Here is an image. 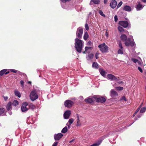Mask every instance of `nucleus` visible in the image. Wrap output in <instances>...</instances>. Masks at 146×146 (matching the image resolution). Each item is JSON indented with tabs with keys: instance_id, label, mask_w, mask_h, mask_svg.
<instances>
[{
	"instance_id": "nucleus-1",
	"label": "nucleus",
	"mask_w": 146,
	"mask_h": 146,
	"mask_svg": "<svg viewBox=\"0 0 146 146\" xmlns=\"http://www.w3.org/2000/svg\"><path fill=\"white\" fill-rule=\"evenodd\" d=\"M75 47L76 51L79 53H81L83 47L82 40L76 38L75 39Z\"/></svg>"
},
{
	"instance_id": "nucleus-2",
	"label": "nucleus",
	"mask_w": 146,
	"mask_h": 146,
	"mask_svg": "<svg viewBox=\"0 0 146 146\" xmlns=\"http://www.w3.org/2000/svg\"><path fill=\"white\" fill-rule=\"evenodd\" d=\"M98 47L102 53H105L108 52V47L104 43L100 44L98 45Z\"/></svg>"
},
{
	"instance_id": "nucleus-3",
	"label": "nucleus",
	"mask_w": 146,
	"mask_h": 146,
	"mask_svg": "<svg viewBox=\"0 0 146 146\" xmlns=\"http://www.w3.org/2000/svg\"><path fill=\"white\" fill-rule=\"evenodd\" d=\"M93 98L95 100L96 102L98 103H104L105 102L106 100V98L102 96H94Z\"/></svg>"
},
{
	"instance_id": "nucleus-4",
	"label": "nucleus",
	"mask_w": 146,
	"mask_h": 146,
	"mask_svg": "<svg viewBox=\"0 0 146 146\" xmlns=\"http://www.w3.org/2000/svg\"><path fill=\"white\" fill-rule=\"evenodd\" d=\"M30 97L31 100L33 101L37 99L38 96L35 91H33L30 94Z\"/></svg>"
},
{
	"instance_id": "nucleus-5",
	"label": "nucleus",
	"mask_w": 146,
	"mask_h": 146,
	"mask_svg": "<svg viewBox=\"0 0 146 146\" xmlns=\"http://www.w3.org/2000/svg\"><path fill=\"white\" fill-rule=\"evenodd\" d=\"M83 32V29L81 27H79L77 29L76 33V36L78 38H81Z\"/></svg>"
},
{
	"instance_id": "nucleus-6",
	"label": "nucleus",
	"mask_w": 146,
	"mask_h": 146,
	"mask_svg": "<svg viewBox=\"0 0 146 146\" xmlns=\"http://www.w3.org/2000/svg\"><path fill=\"white\" fill-rule=\"evenodd\" d=\"M125 44L127 46H133L134 45V42L133 41H131L130 38H128L125 42Z\"/></svg>"
},
{
	"instance_id": "nucleus-7",
	"label": "nucleus",
	"mask_w": 146,
	"mask_h": 146,
	"mask_svg": "<svg viewBox=\"0 0 146 146\" xmlns=\"http://www.w3.org/2000/svg\"><path fill=\"white\" fill-rule=\"evenodd\" d=\"M74 104V103L72 101L67 100L64 102V105L65 107L70 108Z\"/></svg>"
},
{
	"instance_id": "nucleus-8",
	"label": "nucleus",
	"mask_w": 146,
	"mask_h": 146,
	"mask_svg": "<svg viewBox=\"0 0 146 146\" xmlns=\"http://www.w3.org/2000/svg\"><path fill=\"white\" fill-rule=\"evenodd\" d=\"M28 105V103L26 102L23 103L22 106L21 107V109L22 112L26 111L29 110V108L27 107Z\"/></svg>"
},
{
	"instance_id": "nucleus-9",
	"label": "nucleus",
	"mask_w": 146,
	"mask_h": 146,
	"mask_svg": "<svg viewBox=\"0 0 146 146\" xmlns=\"http://www.w3.org/2000/svg\"><path fill=\"white\" fill-rule=\"evenodd\" d=\"M119 24L124 28L127 27L129 25L128 22L126 21H120L119 22Z\"/></svg>"
},
{
	"instance_id": "nucleus-10",
	"label": "nucleus",
	"mask_w": 146,
	"mask_h": 146,
	"mask_svg": "<svg viewBox=\"0 0 146 146\" xmlns=\"http://www.w3.org/2000/svg\"><path fill=\"white\" fill-rule=\"evenodd\" d=\"M63 134L61 133L55 134L54 135V139L55 140H59L63 137Z\"/></svg>"
},
{
	"instance_id": "nucleus-11",
	"label": "nucleus",
	"mask_w": 146,
	"mask_h": 146,
	"mask_svg": "<svg viewBox=\"0 0 146 146\" xmlns=\"http://www.w3.org/2000/svg\"><path fill=\"white\" fill-rule=\"evenodd\" d=\"M71 114V111L70 110L66 111L64 114V117L65 119H68L69 117Z\"/></svg>"
},
{
	"instance_id": "nucleus-12",
	"label": "nucleus",
	"mask_w": 146,
	"mask_h": 146,
	"mask_svg": "<svg viewBox=\"0 0 146 146\" xmlns=\"http://www.w3.org/2000/svg\"><path fill=\"white\" fill-rule=\"evenodd\" d=\"M117 4V3L116 1L115 0H112L111 1L110 4V6L112 9L115 8Z\"/></svg>"
},
{
	"instance_id": "nucleus-13",
	"label": "nucleus",
	"mask_w": 146,
	"mask_h": 146,
	"mask_svg": "<svg viewBox=\"0 0 146 146\" xmlns=\"http://www.w3.org/2000/svg\"><path fill=\"white\" fill-rule=\"evenodd\" d=\"M107 77L109 79L111 80H115L117 79L116 77L112 74H108Z\"/></svg>"
},
{
	"instance_id": "nucleus-14",
	"label": "nucleus",
	"mask_w": 146,
	"mask_h": 146,
	"mask_svg": "<svg viewBox=\"0 0 146 146\" xmlns=\"http://www.w3.org/2000/svg\"><path fill=\"white\" fill-rule=\"evenodd\" d=\"M123 10L125 11L130 12L131 11V8L130 6L126 5L124 6Z\"/></svg>"
},
{
	"instance_id": "nucleus-15",
	"label": "nucleus",
	"mask_w": 146,
	"mask_h": 146,
	"mask_svg": "<svg viewBox=\"0 0 146 146\" xmlns=\"http://www.w3.org/2000/svg\"><path fill=\"white\" fill-rule=\"evenodd\" d=\"M121 40L125 42L128 38L127 36L125 34H122L120 36Z\"/></svg>"
},
{
	"instance_id": "nucleus-16",
	"label": "nucleus",
	"mask_w": 146,
	"mask_h": 146,
	"mask_svg": "<svg viewBox=\"0 0 146 146\" xmlns=\"http://www.w3.org/2000/svg\"><path fill=\"white\" fill-rule=\"evenodd\" d=\"M118 94L115 91L113 90H111L110 96L111 97H114L115 96H118Z\"/></svg>"
},
{
	"instance_id": "nucleus-17",
	"label": "nucleus",
	"mask_w": 146,
	"mask_h": 146,
	"mask_svg": "<svg viewBox=\"0 0 146 146\" xmlns=\"http://www.w3.org/2000/svg\"><path fill=\"white\" fill-rule=\"evenodd\" d=\"M102 140H99L97 143H94L92 145H90V146H98L102 142Z\"/></svg>"
},
{
	"instance_id": "nucleus-18",
	"label": "nucleus",
	"mask_w": 146,
	"mask_h": 146,
	"mask_svg": "<svg viewBox=\"0 0 146 146\" xmlns=\"http://www.w3.org/2000/svg\"><path fill=\"white\" fill-rule=\"evenodd\" d=\"M85 101L86 103L90 104L92 103L93 102L92 99L90 98L85 99Z\"/></svg>"
},
{
	"instance_id": "nucleus-19",
	"label": "nucleus",
	"mask_w": 146,
	"mask_h": 146,
	"mask_svg": "<svg viewBox=\"0 0 146 146\" xmlns=\"http://www.w3.org/2000/svg\"><path fill=\"white\" fill-rule=\"evenodd\" d=\"M77 122L76 124V126H78L81 125V124L79 116L78 114H77Z\"/></svg>"
},
{
	"instance_id": "nucleus-20",
	"label": "nucleus",
	"mask_w": 146,
	"mask_h": 146,
	"mask_svg": "<svg viewBox=\"0 0 146 146\" xmlns=\"http://www.w3.org/2000/svg\"><path fill=\"white\" fill-rule=\"evenodd\" d=\"M143 7L142 5L140 4H138L136 6V9L137 11L141 10Z\"/></svg>"
},
{
	"instance_id": "nucleus-21",
	"label": "nucleus",
	"mask_w": 146,
	"mask_h": 146,
	"mask_svg": "<svg viewBox=\"0 0 146 146\" xmlns=\"http://www.w3.org/2000/svg\"><path fill=\"white\" fill-rule=\"evenodd\" d=\"M92 67L96 69H97L98 68V64L96 62H94L92 65Z\"/></svg>"
},
{
	"instance_id": "nucleus-22",
	"label": "nucleus",
	"mask_w": 146,
	"mask_h": 146,
	"mask_svg": "<svg viewBox=\"0 0 146 146\" xmlns=\"http://www.w3.org/2000/svg\"><path fill=\"white\" fill-rule=\"evenodd\" d=\"M11 104L12 103L11 102H9L7 104L6 106V109L8 111H9L10 110Z\"/></svg>"
},
{
	"instance_id": "nucleus-23",
	"label": "nucleus",
	"mask_w": 146,
	"mask_h": 146,
	"mask_svg": "<svg viewBox=\"0 0 146 146\" xmlns=\"http://www.w3.org/2000/svg\"><path fill=\"white\" fill-rule=\"evenodd\" d=\"M89 37V36L87 32H86L84 36V40H86Z\"/></svg>"
},
{
	"instance_id": "nucleus-24",
	"label": "nucleus",
	"mask_w": 146,
	"mask_h": 146,
	"mask_svg": "<svg viewBox=\"0 0 146 146\" xmlns=\"http://www.w3.org/2000/svg\"><path fill=\"white\" fill-rule=\"evenodd\" d=\"M91 2H92L95 4H100V1L99 0H91Z\"/></svg>"
},
{
	"instance_id": "nucleus-25",
	"label": "nucleus",
	"mask_w": 146,
	"mask_h": 146,
	"mask_svg": "<svg viewBox=\"0 0 146 146\" xmlns=\"http://www.w3.org/2000/svg\"><path fill=\"white\" fill-rule=\"evenodd\" d=\"M67 127L66 126L62 129V130L61 131V132L62 133H65L67 132Z\"/></svg>"
},
{
	"instance_id": "nucleus-26",
	"label": "nucleus",
	"mask_w": 146,
	"mask_h": 146,
	"mask_svg": "<svg viewBox=\"0 0 146 146\" xmlns=\"http://www.w3.org/2000/svg\"><path fill=\"white\" fill-rule=\"evenodd\" d=\"M30 108L32 109L35 108V106L32 103H30L28 105Z\"/></svg>"
},
{
	"instance_id": "nucleus-27",
	"label": "nucleus",
	"mask_w": 146,
	"mask_h": 146,
	"mask_svg": "<svg viewBox=\"0 0 146 146\" xmlns=\"http://www.w3.org/2000/svg\"><path fill=\"white\" fill-rule=\"evenodd\" d=\"M15 94L16 96H17L19 98H20L21 96V95L20 93V92L18 91H15Z\"/></svg>"
},
{
	"instance_id": "nucleus-28",
	"label": "nucleus",
	"mask_w": 146,
	"mask_h": 146,
	"mask_svg": "<svg viewBox=\"0 0 146 146\" xmlns=\"http://www.w3.org/2000/svg\"><path fill=\"white\" fill-rule=\"evenodd\" d=\"M7 70L6 69H3L0 71V75L1 76H3L4 74H5V72H6Z\"/></svg>"
},
{
	"instance_id": "nucleus-29",
	"label": "nucleus",
	"mask_w": 146,
	"mask_h": 146,
	"mask_svg": "<svg viewBox=\"0 0 146 146\" xmlns=\"http://www.w3.org/2000/svg\"><path fill=\"white\" fill-rule=\"evenodd\" d=\"M94 56L93 54H90L88 55V57H87V59L89 60L93 58Z\"/></svg>"
},
{
	"instance_id": "nucleus-30",
	"label": "nucleus",
	"mask_w": 146,
	"mask_h": 146,
	"mask_svg": "<svg viewBox=\"0 0 146 146\" xmlns=\"http://www.w3.org/2000/svg\"><path fill=\"white\" fill-rule=\"evenodd\" d=\"M5 111V109L3 108H0V115L3 114Z\"/></svg>"
},
{
	"instance_id": "nucleus-31",
	"label": "nucleus",
	"mask_w": 146,
	"mask_h": 146,
	"mask_svg": "<svg viewBox=\"0 0 146 146\" xmlns=\"http://www.w3.org/2000/svg\"><path fill=\"white\" fill-rule=\"evenodd\" d=\"M19 104L17 100H15L13 103L12 104L14 106H16Z\"/></svg>"
},
{
	"instance_id": "nucleus-32",
	"label": "nucleus",
	"mask_w": 146,
	"mask_h": 146,
	"mask_svg": "<svg viewBox=\"0 0 146 146\" xmlns=\"http://www.w3.org/2000/svg\"><path fill=\"white\" fill-rule=\"evenodd\" d=\"M117 29L118 31L120 32H123L124 31V29L121 26H118Z\"/></svg>"
},
{
	"instance_id": "nucleus-33",
	"label": "nucleus",
	"mask_w": 146,
	"mask_h": 146,
	"mask_svg": "<svg viewBox=\"0 0 146 146\" xmlns=\"http://www.w3.org/2000/svg\"><path fill=\"white\" fill-rule=\"evenodd\" d=\"M123 49H119L118 50V53L119 54H123Z\"/></svg>"
},
{
	"instance_id": "nucleus-34",
	"label": "nucleus",
	"mask_w": 146,
	"mask_h": 146,
	"mask_svg": "<svg viewBox=\"0 0 146 146\" xmlns=\"http://www.w3.org/2000/svg\"><path fill=\"white\" fill-rule=\"evenodd\" d=\"M146 110V108L145 107L142 108L140 110V112L141 113H144L145 112Z\"/></svg>"
},
{
	"instance_id": "nucleus-35",
	"label": "nucleus",
	"mask_w": 146,
	"mask_h": 146,
	"mask_svg": "<svg viewBox=\"0 0 146 146\" xmlns=\"http://www.w3.org/2000/svg\"><path fill=\"white\" fill-rule=\"evenodd\" d=\"M100 73L102 76H104L105 75L106 72L104 70H102L100 71Z\"/></svg>"
},
{
	"instance_id": "nucleus-36",
	"label": "nucleus",
	"mask_w": 146,
	"mask_h": 146,
	"mask_svg": "<svg viewBox=\"0 0 146 146\" xmlns=\"http://www.w3.org/2000/svg\"><path fill=\"white\" fill-rule=\"evenodd\" d=\"M99 14L101 16H103L104 17H105L106 16H105V15L104 14L103 12H102V10H100L99 12Z\"/></svg>"
},
{
	"instance_id": "nucleus-37",
	"label": "nucleus",
	"mask_w": 146,
	"mask_h": 146,
	"mask_svg": "<svg viewBox=\"0 0 146 146\" xmlns=\"http://www.w3.org/2000/svg\"><path fill=\"white\" fill-rule=\"evenodd\" d=\"M141 106H140L139 107L137 110L135 111L133 115V117H134L135 115L138 112L140 108H141Z\"/></svg>"
},
{
	"instance_id": "nucleus-38",
	"label": "nucleus",
	"mask_w": 146,
	"mask_h": 146,
	"mask_svg": "<svg viewBox=\"0 0 146 146\" xmlns=\"http://www.w3.org/2000/svg\"><path fill=\"white\" fill-rule=\"evenodd\" d=\"M93 48L92 47L90 46H86L85 48V50H86V51H87L89 49H92Z\"/></svg>"
},
{
	"instance_id": "nucleus-39",
	"label": "nucleus",
	"mask_w": 146,
	"mask_h": 146,
	"mask_svg": "<svg viewBox=\"0 0 146 146\" xmlns=\"http://www.w3.org/2000/svg\"><path fill=\"white\" fill-rule=\"evenodd\" d=\"M116 89L117 90H121L123 89V87L119 86L116 87Z\"/></svg>"
},
{
	"instance_id": "nucleus-40",
	"label": "nucleus",
	"mask_w": 146,
	"mask_h": 146,
	"mask_svg": "<svg viewBox=\"0 0 146 146\" xmlns=\"http://www.w3.org/2000/svg\"><path fill=\"white\" fill-rule=\"evenodd\" d=\"M74 121V119L72 118L70 119L68 121V122L70 124V125L73 123Z\"/></svg>"
},
{
	"instance_id": "nucleus-41",
	"label": "nucleus",
	"mask_w": 146,
	"mask_h": 146,
	"mask_svg": "<svg viewBox=\"0 0 146 146\" xmlns=\"http://www.w3.org/2000/svg\"><path fill=\"white\" fill-rule=\"evenodd\" d=\"M119 46V49H123V47L122 44L120 41L119 42V44H118Z\"/></svg>"
},
{
	"instance_id": "nucleus-42",
	"label": "nucleus",
	"mask_w": 146,
	"mask_h": 146,
	"mask_svg": "<svg viewBox=\"0 0 146 146\" xmlns=\"http://www.w3.org/2000/svg\"><path fill=\"white\" fill-rule=\"evenodd\" d=\"M123 4V2L122 1H120L118 4L117 7V8H119L120 7L121 5H122Z\"/></svg>"
},
{
	"instance_id": "nucleus-43",
	"label": "nucleus",
	"mask_w": 146,
	"mask_h": 146,
	"mask_svg": "<svg viewBox=\"0 0 146 146\" xmlns=\"http://www.w3.org/2000/svg\"><path fill=\"white\" fill-rule=\"evenodd\" d=\"M93 43L91 41H88L87 42V45L88 46H92Z\"/></svg>"
},
{
	"instance_id": "nucleus-44",
	"label": "nucleus",
	"mask_w": 146,
	"mask_h": 146,
	"mask_svg": "<svg viewBox=\"0 0 146 146\" xmlns=\"http://www.w3.org/2000/svg\"><path fill=\"white\" fill-rule=\"evenodd\" d=\"M10 71L12 72H14V73H17V72H18V71L16 70H15V69H11L10 70Z\"/></svg>"
},
{
	"instance_id": "nucleus-45",
	"label": "nucleus",
	"mask_w": 146,
	"mask_h": 146,
	"mask_svg": "<svg viewBox=\"0 0 146 146\" xmlns=\"http://www.w3.org/2000/svg\"><path fill=\"white\" fill-rule=\"evenodd\" d=\"M85 27L87 31H88L89 30V27L88 24L86 23L85 24Z\"/></svg>"
},
{
	"instance_id": "nucleus-46",
	"label": "nucleus",
	"mask_w": 146,
	"mask_h": 146,
	"mask_svg": "<svg viewBox=\"0 0 146 146\" xmlns=\"http://www.w3.org/2000/svg\"><path fill=\"white\" fill-rule=\"evenodd\" d=\"M132 60L134 63H136L137 61H138V60L134 58H132Z\"/></svg>"
},
{
	"instance_id": "nucleus-47",
	"label": "nucleus",
	"mask_w": 146,
	"mask_h": 146,
	"mask_svg": "<svg viewBox=\"0 0 146 146\" xmlns=\"http://www.w3.org/2000/svg\"><path fill=\"white\" fill-rule=\"evenodd\" d=\"M62 2L65 3L67 2H69L71 0H60Z\"/></svg>"
},
{
	"instance_id": "nucleus-48",
	"label": "nucleus",
	"mask_w": 146,
	"mask_h": 146,
	"mask_svg": "<svg viewBox=\"0 0 146 146\" xmlns=\"http://www.w3.org/2000/svg\"><path fill=\"white\" fill-rule=\"evenodd\" d=\"M114 18L115 21V22H116L118 19L117 16L116 15L114 17Z\"/></svg>"
},
{
	"instance_id": "nucleus-49",
	"label": "nucleus",
	"mask_w": 146,
	"mask_h": 146,
	"mask_svg": "<svg viewBox=\"0 0 146 146\" xmlns=\"http://www.w3.org/2000/svg\"><path fill=\"white\" fill-rule=\"evenodd\" d=\"M58 143V142H54L52 146H57Z\"/></svg>"
},
{
	"instance_id": "nucleus-50",
	"label": "nucleus",
	"mask_w": 146,
	"mask_h": 146,
	"mask_svg": "<svg viewBox=\"0 0 146 146\" xmlns=\"http://www.w3.org/2000/svg\"><path fill=\"white\" fill-rule=\"evenodd\" d=\"M121 100H123L125 101H126L127 100L126 99V98L124 96H123L121 99Z\"/></svg>"
},
{
	"instance_id": "nucleus-51",
	"label": "nucleus",
	"mask_w": 146,
	"mask_h": 146,
	"mask_svg": "<svg viewBox=\"0 0 146 146\" xmlns=\"http://www.w3.org/2000/svg\"><path fill=\"white\" fill-rule=\"evenodd\" d=\"M138 69L141 72H143V70H142V69H141V68L140 67H138Z\"/></svg>"
},
{
	"instance_id": "nucleus-52",
	"label": "nucleus",
	"mask_w": 146,
	"mask_h": 146,
	"mask_svg": "<svg viewBox=\"0 0 146 146\" xmlns=\"http://www.w3.org/2000/svg\"><path fill=\"white\" fill-rule=\"evenodd\" d=\"M98 55L99 54L97 53H96V58L97 59H98L99 58Z\"/></svg>"
},
{
	"instance_id": "nucleus-53",
	"label": "nucleus",
	"mask_w": 146,
	"mask_h": 146,
	"mask_svg": "<svg viewBox=\"0 0 146 146\" xmlns=\"http://www.w3.org/2000/svg\"><path fill=\"white\" fill-rule=\"evenodd\" d=\"M18 73H17L20 75H21V76H22V74H23V75H24V74H24V73H23L22 72H20L19 71H18Z\"/></svg>"
},
{
	"instance_id": "nucleus-54",
	"label": "nucleus",
	"mask_w": 146,
	"mask_h": 146,
	"mask_svg": "<svg viewBox=\"0 0 146 146\" xmlns=\"http://www.w3.org/2000/svg\"><path fill=\"white\" fill-rule=\"evenodd\" d=\"M20 83L22 86H23L24 85V81L23 80H21L20 81Z\"/></svg>"
},
{
	"instance_id": "nucleus-55",
	"label": "nucleus",
	"mask_w": 146,
	"mask_h": 146,
	"mask_svg": "<svg viewBox=\"0 0 146 146\" xmlns=\"http://www.w3.org/2000/svg\"><path fill=\"white\" fill-rule=\"evenodd\" d=\"M3 97H4L5 101H6L8 99L7 97H5L4 96H3Z\"/></svg>"
},
{
	"instance_id": "nucleus-56",
	"label": "nucleus",
	"mask_w": 146,
	"mask_h": 146,
	"mask_svg": "<svg viewBox=\"0 0 146 146\" xmlns=\"http://www.w3.org/2000/svg\"><path fill=\"white\" fill-rule=\"evenodd\" d=\"M108 0H104V4H106L107 3Z\"/></svg>"
},
{
	"instance_id": "nucleus-57",
	"label": "nucleus",
	"mask_w": 146,
	"mask_h": 146,
	"mask_svg": "<svg viewBox=\"0 0 146 146\" xmlns=\"http://www.w3.org/2000/svg\"><path fill=\"white\" fill-rule=\"evenodd\" d=\"M123 81H119L117 82V83L119 84H123Z\"/></svg>"
},
{
	"instance_id": "nucleus-58",
	"label": "nucleus",
	"mask_w": 146,
	"mask_h": 146,
	"mask_svg": "<svg viewBox=\"0 0 146 146\" xmlns=\"http://www.w3.org/2000/svg\"><path fill=\"white\" fill-rule=\"evenodd\" d=\"M117 79L116 80H115L116 81H118L120 80V78L119 77H116Z\"/></svg>"
},
{
	"instance_id": "nucleus-59",
	"label": "nucleus",
	"mask_w": 146,
	"mask_h": 146,
	"mask_svg": "<svg viewBox=\"0 0 146 146\" xmlns=\"http://www.w3.org/2000/svg\"><path fill=\"white\" fill-rule=\"evenodd\" d=\"M74 139H72V140H71L69 141V143H71L72 142H73L74 141Z\"/></svg>"
},
{
	"instance_id": "nucleus-60",
	"label": "nucleus",
	"mask_w": 146,
	"mask_h": 146,
	"mask_svg": "<svg viewBox=\"0 0 146 146\" xmlns=\"http://www.w3.org/2000/svg\"><path fill=\"white\" fill-rule=\"evenodd\" d=\"M141 1L144 3H146V0H141Z\"/></svg>"
},
{
	"instance_id": "nucleus-61",
	"label": "nucleus",
	"mask_w": 146,
	"mask_h": 146,
	"mask_svg": "<svg viewBox=\"0 0 146 146\" xmlns=\"http://www.w3.org/2000/svg\"><path fill=\"white\" fill-rule=\"evenodd\" d=\"M9 71H8L7 72H5V74H8L9 73Z\"/></svg>"
},
{
	"instance_id": "nucleus-62",
	"label": "nucleus",
	"mask_w": 146,
	"mask_h": 146,
	"mask_svg": "<svg viewBox=\"0 0 146 146\" xmlns=\"http://www.w3.org/2000/svg\"><path fill=\"white\" fill-rule=\"evenodd\" d=\"M138 64H141V62L140 61H139L138 60V61L137 62Z\"/></svg>"
},
{
	"instance_id": "nucleus-63",
	"label": "nucleus",
	"mask_w": 146,
	"mask_h": 146,
	"mask_svg": "<svg viewBox=\"0 0 146 146\" xmlns=\"http://www.w3.org/2000/svg\"><path fill=\"white\" fill-rule=\"evenodd\" d=\"M66 125L68 126V128H70V124L69 125H68V124H67Z\"/></svg>"
},
{
	"instance_id": "nucleus-64",
	"label": "nucleus",
	"mask_w": 146,
	"mask_h": 146,
	"mask_svg": "<svg viewBox=\"0 0 146 146\" xmlns=\"http://www.w3.org/2000/svg\"><path fill=\"white\" fill-rule=\"evenodd\" d=\"M28 84H31V81H28Z\"/></svg>"
}]
</instances>
